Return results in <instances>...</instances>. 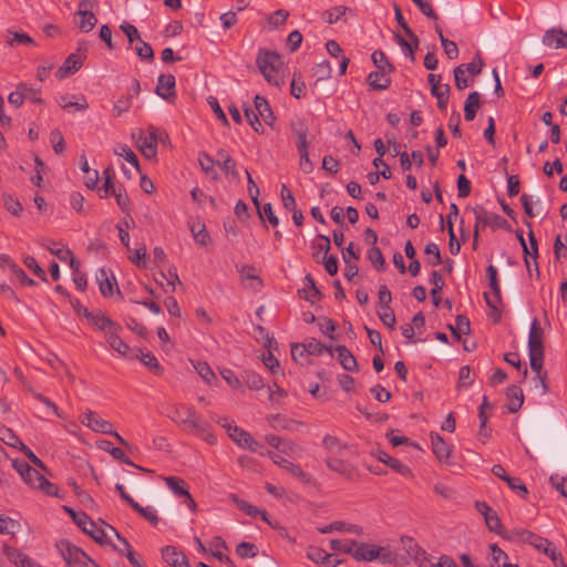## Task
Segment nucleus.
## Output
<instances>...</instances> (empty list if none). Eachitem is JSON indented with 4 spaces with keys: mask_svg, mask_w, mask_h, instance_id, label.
Wrapping results in <instances>:
<instances>
[{
    "mask_svg": "<svg viewBox=\"0 0 567 567\" xmlns=\"http://www.w3.org/2000/svg\"><path fill=\"white\" fill-rule=\"evenodd\" d=\"M256 64L269 84L275 86H280L282 84V78L279 75L282 61L277 52L259 49L256 58Z\"/></svg>",
    "mask_w": 567,
    "mask_h": 567,
    "instance_id": "obj_1",
    "label": "nucleus"
},
{
    "mask_svg": "<svg viewBox=\"0 0 567 567\" xmlns=\"http://www.w3.org/2000/svg\"><path fill=\"white\" fill-rule=\"evenodd\" d=\"M68 567H99L80 547L66 539H61L55 545Z\"/></svg>",
    "mask_w": 567,
    "mask_h": 567,
    "instance_id": "obj_2",
    "label": "nucleus"
},
{
    "mask_svg": "<svg viewBox=\"0 0 567 567\" xmlns=\"http://www.w3.org/2000/svg\"><path fill=\"white\" fill-rule=\"evenodd\" d=\"M181 430L186 434L205 441L209 445H215L217 443V437L214 433L213 425L199 413L195 414L193 419L188 420L185 426H183Z\"/></svg>",
    "mask_w": 567,
    "mask_h": 567,
    "instance_id": "obj_3",
    "label": "nucleus"
},
{
    "mask_svg": "<svg viewBox=\"0 0 567 567\" xmlns=\"http://www.w3.org/2000/svg\"><path fill=\"white\" fill-rule=\"evenodd\" d=\"M290 128L297 138V148L300 153V159H301L300 165L305 172H310L312 165L309 159V152H308V146H309L308 125L302 120L297 118V120H292L290 122Z\"/></svg>",
    "mask_w": 567,
    "mask_h": 567,
    "instance_id": "obj_4",
    "label": "nucleus"
},
{
    "mask_svg": "<svg viewBox=\"0 0 567 567\" xmlns=\"http://www.w3.org/2000/svg\"><path fill=\"white\" fill-rule=\"evenodd\" d=\"M63 509L72 517L73 522L82 529L83 533L90 535L96 543H106V534L99 529V524L93 522L90 516L84 512H75L69 506H63Z\"/></svg>",
    "mask_w": 567,
    "mask_h": 567,
    "instance_id": "obj_5",
    "label": "nucleus"
},
{
    "mask_svg": "<svg viewBox=\"0 0 567 567\" xmlns=\"http://www.w3.org/2000/svg\"><path fill=\"white\" fill-rule=\"evenodd\" d=\"M217 423L220 424L227 431V434L230 437V440L238 446L248 449L251 452H257L258 447L262 449V444L256 441L251 436V434L245 431L244 429L227 422H223V420H217Z\"/></svg>",
    "mask_w": 567,
    "mask_h": 567,
    "instance_id": "obj_6",
    "label": "nucleus"
},
{
    "mask_svg": "<svg viewBox=\"0 0 567 567\" xmlns=\"http://www.w3.org/2000/svg\"><path fill=\"white\" fill-rule=\"evenodd\" d=\"M497 276V269L493 265H489L486 268V277L488 279V286L493 292V296H489L487 292H484V299L493 312L494 322H498L501 320V311L497 308V303L501 302L502 296Z\"/></svg>",
    "mask_w": 567,
    "mask_h": 567,
    "instance_id": "obj_7",
    "label": "nucleus"
},
{
    "mask_svg": "<svg viewBox=\"0 0 567 567\" xmlns=\"http://www.w3.org/2000/svg\"><path fill=\"white\" fill-rule=\"evenodd\" d=\"M473 212L475 214V225H474V229H473V247H474V249H476V247H477L478 237H480V227L485 228V227L489 226L491 218H493V220H495L497 228L507 229V227H508V221L505 218L501 217L497 214H488L484 207L477 206L473 209Z\"/></svg>",
    "mask_w": 567,
    "mask_h": 567,
    "instance_id": "obj_8",
    "label": "nucleus"
},
{
    "mask_svg": "<svg viewBox=\"0 0 567 567\" xmlns=\"http://www.w3.org/2000/svg\"><path fill=\"white\" fill-rule=\"evenodd\" d=\"M84 417L86 421L83 420L82 423L90 427L92 431L112 435L121 445L130 447L128 442L113 429V424L102 419L96 412L89 410L85 412Z\"/></svg>",
    "mask_w": 567,
    "mask_h": 567,
    "instance_id": "obj_9",
    "label": "nucleus"
},
{
    "mask_svg": "<svg viewBox=\"0 0 567 567\" xmlns=\"http://www.w3.org/2000/svg\"><path fill=\"white\" fill-rule=\"evenodd\" d=\"M324 462L331 471L347 481L358 482L360 480V472L355 465L337 457H328Z\"/></svg>",
    "mask_w": 567,
    "mask_h": 567,
    "instance_id": "obj_10",
    "label": "nucleus"
},
{
    "mask_svg": "<svg viewBox=\"0 0 567 567\" xmlns=\"http://www.w3.org/2000/svg\"><path fill=\"white\" fill-rule=\"evenodd\" d=\"M86 58V48L79 47L76 52L71 53L64 63L58 69L55 75L58 79H64L69 74L76 72Z\"/></svg>",
    "mask_w": 567,
    "mask_h": 567,
    "instance_id": "obj_11",
    "label": "nucleus"
},
{
    "mask_svg": "<svg viewBox=\"0 0 567 567\" xmlns=\"http://www.w3.org/2000/svg\"><path fill=\"white\" fill-rule=\"evenodd\" d=\"M267 455L272 460L275 464L280 466L281 468L286 470L288 473H290L292 476L297 477L305 484L311 483V477L308 475L300 465L295 464L287 458L271 452L267 451Z\"/></svg>",
    "mask_w": 567,
    "mask_h": 567,
    "instance_id": "obj_12",
    "label": "nucleus"
},
{
    "mask_svg": "<svg viewBox=\"0 0 567 567\" xmlns=\"http://www.w3.org/2000/svg\"><path fill=\"white\" fill-rule=\"evenodd\" d=\"M382 547L370 546L365 543H358L354 548L352 557L358 561H371L380 558L382 561H389L386 555H382Z\"/></svg>",
    "mask_w": 567,
    "mask_h": 567,
    "instance_id": "obj_13",
    "label": "nucleus"
},
{
    "mask_svg": "<svg viewBox=\"0 0 567 567\" xmlns=\"http://www.w3.org/2000/svg\"><path fill=\"white\" fill-rule=\"evenodd\" d=\"M197 413L196 409L192 405L176 403L172 405L168 416L179 429H182L188 420L193 419Z\"/></svg>",
    "mask_w": 567,
    "mask_h": 567,
    "instance_id": "obj_14",
    "label": "nucleus"
},
{
    "mask_svg": "<svg viewBox=\"0 0 567 567\" xmlns=\"http://www.w3.org/2000/svg\"><path fill=\"white\" fill-rule=\"evenodd\" d=\"M175 76L173 74H161L157 80L156 94L167 102H174L176 99Z\"/></svg>",
    "mask_w": 567,
    "mask_h": 567,
    "instance_id": "obj_15",
    "label": "nucleus"
},
{
    "mask_svg": "<svg viewBox=\"0 0 567 567\" xmlns=\"http://www.w3.org/2000/svg\"><path fill=\"white\" fill-rule=\"evenodd\" d=\"M297 351H300V355H303L305 352L311 355H319L323 351H328L330 355H333L332 348L326 347L320 341L316 339H311L302 344H292L291 346V355L296 360L297 359Z\"/></svg>",
    "mask_w": 567,
    "mask_h": 567,
    "instance_id": "obj_16",
    "label": "nucleus"
},
{
    "mask_svg": "<svg viewBox=\"0 0 567 567\" xmlns=\"http://www.w3.org/2000/svg\"><path fill=\"white\" fill-rule=\"evenodd\" d=\"M377 458H378V461L388 465L390 468H392L396 473L401 474L402 476H406V477L413 476L411 468L406 464L402 463L400 460H398L395 457L388 455L383 451L378 452Z\"/></svg>",
    "mask_w": 567,
    "mask_h": 567,
    "instance_id": "obj_17",
    "label": "nucleus"
},
{
    "mask_svg": "<svg viewBox=\"0 0 567 567\" xmlns=\"http://www.w3.org/2000/svg\"><path fill=\"white\" fill-rule=\"evenodd\" d=\"M388 70H379L371 72L368 78L367 82L369 86L372 90L375 91H383L386 90L391 85V78L389 76Z\"/></svg>",
    "mask_w": 567,
    "mask_h": 567,
    "instance_id": "obj_18",
    "label": "nucleus"
},
{
    "mask_svg": "<svg viewBox=\"0 0 567 567\" xmlns=\"http://www.w3.org/2000/svg\"><path fill=\"white\" fill-rule=\"evenodd\" d=\"M543 334L544 332L539 326L538 319L534 318L528 337L529 352L544 351Z\"/></svg>",
    "mask_w": 567,
    "mask_h": 567,
    "instance_id": "obj_19",
    "label": "nucleus"
},
{
    "mask_svg": "<svg viewBox=\"0 0 567 567\" xmlns=\"http://www.w3.org/2000/svg\"><path fill=\"white\" fill-rule=\"evenodd\" d=\"M543 43L556 49L567 48V32L555 28L547 30L543 37Z\"/></svg>",
    "mask_w": 567,
    "mask_h": 567,
    "instance_id": "obj_20",
    "label": "nucleus"
},
{
    "mask_svg": "<svg viewBox=\"0 0 567 567\" xmlns=\"http://www.w3.org/2000/svg\"><path fill=\"white\" fill-rule=\"evenodd\" d=\"M305 280L307 282V287L298 290V296L301 299L310 301L315 303L316 301L322 298V292L316 286V282L310 274L306 275Z\"/></svg>",
    "mask_w": 567,
    "mask_h": 567,
    "instance_id": "obj_21",
    "label": "nucleus"
},
{
    "mask_svg": "<svg viewBox=\"0 0 567 567\" xmlns=\"http://www.w3.org/2000/svg\"><path fill=\"white\" fill-rule=\"evenodd\" d=\"M254 105L259 117L269 126H274L275 116L267 100L261 95H256Z\"/></svg>",
    "mask_w": 567,
    "mask_h": 567,
    "instance_id": "obj_22",
    "label": "nucleus"
},
{
    "mask_svg": "<svg viewBox=\"0 0 567 567\" xmlns=\"http://www.w3.org/2000/svg\"><path fill=\"white\" fill-rule=\"evenodd\" d=\"M431 444L434 455L440 462H446L451 454L449 444L437 433H431Z\"/></svg>",
    "mask_w": 567,
    "mask_h": 567,
    "instance_id": "obj_23",
    "label": "nucleus"
},
{
    "mask_svg": "<svg viewBox=\"0 0 567 567\" xmlns=\"http://www.w3.org/2000/svg\"><path fill=\"white\" fill-rule=\"evenodd\" d=\"M83 316L100 330L107 332V330L116 329L117 323L113 322L104 313L93 315L87 310V308H83Z\"/></svg>",
    "mask_w": 567,
    "mask_h": 567,
    "instance_id": "obj_24",
    "label": "nucleus"
},
{
    "mask_svg": "<svg viewBox=\"0 0 567 567\" xmlns=\"http://www.w3.org/2000/svg\"><path fill=\"white\" fill-rule=\"evenodd\" d=\"M318 530L321 534H329V533H332L334 530L351 533V534H355V535L363 534L362 527H360V526H358L355 524H349V523L340 522V520L333 522V523H331L329 525L320 527V528H318Z\"/></svg>",
    "mask_w": 567,
    "mask_h": 567,
    "instance_id": "obj_25",
    "label": "nucleus"
},
{
    "mask_svg": "<svg viewBox=\"0 0 567 567\" xmlns=\"http://www.w3.org/2000/svg\"><path fill=\"white\" fill-rule=\"evenodd\" d=\"M162 557L168 565L173 567H186L188 564L187 557L182 553H177L176 548L173 546H166L163 548Z\"/></svg>",
    "mask_w": 567,
    "mask_h": 567,
    "instance_id": "obj_26",
    "label": "nucleus"
},
{
    "mask_svg": "<svg viewBox=\"0 0 567 567\" xmlns=\"http://www.w3.org/2000/svg\"><path fill=\"white\" fill-rule=\"evenodd\" d=\"M506 396L508 400L507 409L511 413L517 412L524 402V394L519 386L509 385L506 390Z\"/></svg>",
    "mask_w": 567,
    "mask_h": 567,
    "instance_id": "obj_27",
    "label": "nucleus"
},
{
    "mask_svg": "<svg viewBox=\"0 0 567 567\" xmlns=\"http://www.w3.org/2000/svg\"><path fill=\"white\" fill-rule=\"evenodd\" d=\"M336 351L338 352L340 364L344 370L350 372H357L359 370L357 359L346 346H338Z\"/></svg>",
    "mask_w": 567,
    "mask_h": 567,
    "instance_id": "obj_28",
    "label": "nucleus"
},
{
    "mask_svg": "<svg viewBox=\"0 0 567 567\" xmlns=\"http://www.w3.org/2000/svg\"><path fill=\"white\" fill-rule=\"evenodd\" d=\"M75 16L79 17L76 24L81 32L92 31L97 23V19L91 10L76 11Z\"/></svg>",
    "mask_w": 567,
    "mask_h": 567,
    "instance_id": "obj_29",
    "label": "nucleus"
},
{
    "mask_svg": "<svg viewBox=\"0 0 567 567\" xmlns=\"http://www.w3.org/2000/svg\"><path fill=\"white\" fill-rule=\"evenodd\" d=\"M270 425L276 430H288L296 431L299 426L302 425L301 422L287 419L281 414H275L269 417Z\"/></svg>",
    "mask_w": 567,
    "mask_h": 567,
    "instance_id": "obj_30",
    "label": "nucleus"
},
{
    "mask_svg": "<svg viewBox=\"0 0 567 567\" xmlns=\"http://www.w3.org/2000/svg\"><path fill=\"white\" fill-rule=\"evenodd\" d=\"M233 501L235 502V504L237 505V507L245 512L248 516L250 517H257V516H260L262 520L267 522L268 524H270L269 519H268V515L265 511H260L258 507L249 504L248 502L237 497L236 495H233L231 496Z\"/></svg>",
    "mask_w": 567,
    "mask_h": 567,
    "instance_id": "obj_31",
    "label": "nucleus"
},
{
    "mask_svg": "<svg viewBox=\"0 0 567 567\" xmlns=\"http://www.w3.org/2000/svg\"><path fill=\"white\" fill-rule=\"evenodd\" d=\"M481 107V95L477 92L468 94L464 105V116L466 121H473Z\"/></svg>",
    "mask_w": 567,
    "mask_h": 567,
    "instance_id": "obj_32",
    "label": "nucleus"
},
{
    "mask_svg": "<svg viewBox=\"0 0 567 567\" xmlns=\"http://www.w3.org/2000/svg\"><path fill=\"white\" fill-rule=\"evenodd\" d=\"M121 327L116 324V329L107 330L106 337L110 347L121 354H126L130 347L118 337Z\"/></svg>",
    "mask_w": 567,
    "mask_h": 567,
    "instance_id": "obj_33",
    "label": "nucleus"
},
{
    "mask_svg": "<svg viewBox=\"0 0 567 567\" xmlns=\"http://www.w3.org/2000/svg\"><path fill=\"white\" fill-rule=\"evenodd\" d=\"M431 284H433L434 286L433 289L431 290L432 301L435 307H439L442 300L441 291L445 286V281L439 271L434 270L431 274Z\"/></svg>",
    "mask_w": 567,
    "mask_h": 567,
    "instance_id": "obj_34",
    "label": "nucleus"
},
{
    "mask_svg": "<svg viewBox=\"0 0 567 567\" xmlns=\"http://www.w3.org/2000/svg\"><path fill=\"white\" fill-rule=\"evenodd\" d=\"M401 544L408 558L419 560L421 556L424 555V551L419 547L417 543L412 537H402Z\"/></svg>",
    "mask_w": 567,
    "mask_h": 567,
    "instance_id": "obj_35",
    "label": "nucleus"
},
{
    "mask_svg": "<svg viewBox=\"0 0 567 567\" xmlns=\"http://www.w3.org/2000/svg\"><path fill=\"white\" fill-rule=\"evenodd\" d=\"M455 326H449L454 338L461 339L462 334H468L471 332V323L466 316L458 315L455 320Z\"/></svg>",
    "mask_w": 567,
    "mask_h": 567,
    "instance_id": "obj_36",
    "label": "nucleus"
},
{
    "mask_svg": "<svg viewBox=\"0 0 567 567\" xmlns=\"http://www.w3.org/2000/svg\"><path fill=\"white\" fill-rule=\"evenodd\" d=\"M122 544L124 545V548H120L117 545H113V548L118 554L124 555L134 567H146V565L140 560L135 551L132 549L127 539H122Z\"/></svg>",
    "mask_w": 567,
    "mask_h": 567,
    "instance_id": "obj_37",
    "label": "nucleus"
},
{
    "mask_svg": "<svg viewBox=\"0 0 567 567\" xmlns=\"http://www.w3.org/2000/svg\"><path fill=\"white\" fill-rule=\"evenodd\" d=\"M373 165L375 167L383 166V169L381 172H371L368 174L367 177L371 185H375L379 182L380 176H382L385 179L391 178V171L383 159H381L380 157L374 158Z\"/></svg>",
    "mask_w": 567,
    "mask_h": 567,
    "instance_id": "obj_38",
    "label": "nucleus"
},
{
    "mask_svg": "<svg viewBox=\"0 0 567 567\" xmlns=\"http://www.w3.org/2000/svg\"><path fill=\"white\" fill-rule=\"evenodd\" d=\"M307 557L316 564H330L332 559V554L327 553L324 549L320 547H309Z\"/></svg>",
    "mask_w": 567,
    "mask_h": 567,
    "instance_id": "obj_39",
    "label": "nucleus"
},
{
    "mask_svg": "<svg viewBox=\"0 0 567 567\" xmlns=\"http://www.w3.org/2000/svg\"><path fill=\"white\" fill-rule=\"evenodd\" d=\"M3 554L8 557V559L13 563L17 567L24 566V559H29L27 555L21 553L18 548L9 546L7 544L3 545Z\"/></svg>",
    "mask_w": 567,
    "mask_h": 567,
    "instance_id": "obj_40",
    "label": "nucleus"
},
{
    "mask_svg": "<svg viewBox=\"0 0 567 567\" xmlns=\"http://www.w3.org/2000/svg\"><path fill=\"white\" fill-rule=\"evenodd\" d=\"M357 546V540L350 539H331L330 548L334 551H341L348 555H353L354 548Z\"/></svg>",
    "mask_w": 567,
    "mask_h": 567,
    "instance_id": "obj_41",
    "label": "nucleus"
},
{
    "mask_svg": "<svg viewBox=\"0 0 567 567\" xmlns=\"http://www.w3.org/2000/svg\"><path fill=\"white\" fill-rule=\"evenodd\" d=\"M198 162H199V165H200V168L208 175H210V177L213 179H218V173L217 171L215 169V161L212 156H209L208 154L206 153H200L199 154V157H198Z\"/></svg>",
    "mask_w": 567,
    "mask_h": 567,
    "instance_id": "obj_42",
    "label": "nucleus"
},
{
    "mask_svg": "<svg viewBox=\"0 0 567 567\" xmlns=\"http://www.w3.org/2000/svg\"><path fill=\"white\" fill-rule=\"evenodd\" d=\"M114 153L118 156H122L132 164L137 171H140V163L136 154L125 144L117 145L114 148Z\"/></svg>",
    "mask_w": 567,
    "mask_h": 567,
    "instance_id": "obj_43",
    "label": "nucleus"
},
{
    "mask_svg": "<svg viewBox=\"0 0 567 567\" xmlns=\"http://www.w3.org/2000/svg\"><path fill=\"white\" fill-rule=\"evenodd\" d=\"M394 13H395V20H396L398 24L402 28V30L409 37V39L415 42V47H419V42H420L419 38L410 29L409 24L406 23L404 17L402 14V11H401V8L399 7V4H394Z\"/></svg>",
    "mask_w": 567,
    "mask_h": 567,
    "instance_id": "obj_44",
    "label": "nucleus"
},
{
    "mask_svg": "<svg viewBox=\"0 0 567 567\" xmlns=\"http://www.w3.org/2000/svg\"><path fill=\"white\" fill-rule=\"evenodd\" d=\"M140 360L156 375L163 374V368L161 367L158 360L151 352H141Z\"/></svg>",
    "mask_w": 567,
    "mask_h": 567,
    "instance_id": "obj_45",
    "label": "nucleus"
},
{
    "mask_svg": "<svg viewBox=\"0 0 567 567\" xmlns=\"http://www.w3.org/2000/svg\"><path fill=\"white\" fill-rule=\"evenodd\" d=\"M532 534L533 533L527 529L514 528L511 530L505 529L502 537L511 542L527 543V540H529V535Z\"/></svg>",
    "mask_w": 567,
    "mask_h": 567,
    "instance_id": "obj_46",
    "label": "nucleus"
},
{
    "mask_svg": "<svg viewBox=\"0 0 567 567\" xmlns=\"http://www.w3.org/2000/svg\"><path fill=\"white\" fill-rule=\"evenodd\" d=\"M166 485L174 492L177 496H184L187 494L188 489L184 480L169 476L165 478Z\"/></svg>",
    "mask_w": 567,
    "mask_h": 567,
    "instance_id": "obj_47",
    "label": "nucleus"
},
{
    "mask_svg": "<svg viewBox=\"0 0 567 567\" xmlns=\"http://www.w3.org/2000/svg\"><path fill=\"white\" fill-rule=\"evenodd\" d=\"M148 134L143 135V132H140V137L137 140V146H157L158 143V136H157V128L154 126H150L147 128Z\"/></svg>",
    "mask_w": 567,
    "mask_h": 567,
    "instance_id": "obj_48",
    "label": "nucleus"
},
{
    "mask_svg": "<svg viewBox=\"0 0 567 567\" xmlns=\"http://www.w3.org/2000/svg\"><path fill=\"white\" fill-rule=\"evenodd\" d=\"M134 50L141 60L148 62H152L154 60V51L152 47L142 39L138 42H136Z\"/></svg>",
    "mask_w": 567,
    "mask_h": 567,
    "instance_id": "obj_49",
    "label": "nucleus"
},
{
    "mask_svg": "<svg viewBox=\"0 0 567 567\" xmlns=\"http://www.w3.org/2000/svg\"><path fill=\"white\" fill-rule=\"evenodd\" d=\"M318 241H313L312 248H313V258H317L320 252H323L324 255L328 254V251L331 249V241L330 238L326 235H318L317 236Z\"/></svg>",
    "mask_w": 567,
    "mask_h": 567,
    "instance_id": "obj_50",
    "label": "nucleus"
},
{
    "mask_svg": "<svg viewBox=\"0 0 567 567\" xmlns=\"http://www.w3.org/2000/svg\"><path fill=\"white\" fill-rule=\"evenodd\" d=\"M368 258L377 270L382 271L385 269V259L380 248L375 246L370 248L368 251Z\"/></svg>",
    "mask_w": 567,
    "mask_h": 567,
    "instance_id": "obj_51",
    "label": "nucleus"
},
{
    "mask_svg": "<svg viewBox=\"0 0 567 567\" xmlns=\"http://www.w3.org/2000/svg\"><path fill=\"white\" fill-rule=\"evenodd\" d=\"M243 378L247 386L251 390L257 391L264 388L262 378L254 371H245Z\"/></svg>",
    "mask_w": 567,
    "mask_h": 567,
    "instance_id": "obj_52",
    "label": "nucleus"
},
{
    "mask_svg": "<svg viewBox=\"0 0 567 567\" xmlns=\"http://www.w3.org/2000/svg\"><path fill=\"white\" fill-rule=\"evenodd\" d=\"M97 281L100 286V291L104 297H109L113 293V284L111 279L107 277V272L105 271V269H100Z\"/></svg>",
    "mask_w": 567,
    "mask_h": 567,
    "instance_id": "obj_53",
    "label": "nucleus"
},
{
    "mask_svg": "<svg viewBox=\"0 0 567 567\" xmlns=\"http://www.w3.org/2000/svg\"><path fill=\"white\" fill-rule=\"evenodd\" d=\"M485 523L491 532L496 533L501 536L503 535L505 528L503 527L502 522L496 512L493 511L491 514H488V516L485 517Z\"/></svg>",
    "mask_w": 567,
    "mask_h": 567,
    "instance_id": "obj_54",
    "label": "nucleus"
},
{
    "mask_svg": "<svg viewBox=\"0 0 567 567\" xmlns=\"http://www.w3.org/2000/svg\"><path fill=\"white\" fill-rule=\"evenodd\" d=\"M190 230L194 235V239L200 246H207L210 243V236H209L208 231L206 230V227L204 224H199L198 229H196V226L193 225Z\"/></svg>",
    "mask_w": 567,
    "mask_h": 567,
    "instance_id": "obj_55",
    "label": "nucleus"
},
{
    "mask_svg": "<svg viewBox=\"0 0 567 567\" xmlns=\"http://www.w3.org/2000/svg\"><path fill=\"white\" fill-rule=\"evenodd\" d=\"M289 12L285 9H279L268 17V23L271 29H276L286 23Z\"/></svg>",
    "mask_w": 567,
    "mask_h": 567,
    "instance_id": "obj_56",
    "label": "nucleus"
},
{
    "mask_svg": "<svg viewBox=\"0 0 567 567\" xmlns=\"http://www.w3.org/2000/svg\"><path fill=\"white\" fill-rule=\"evenodd\" d=\"M132 94L120 97L113 105L114 115L118 117L123 113L127 112L132 106Z\"/></svg>",
    "mask_w": 567,
    "mask_h": 567,
    "instance_id": "obj_57",
    "label": "nucleus"
},
{
    "mask_svg": "<svg viewBox=\"0 0 567 567\" xmlns=\"http://www.w3.org/2000/svg\"><path fill=\"white\" fill-rule=\"evenodd\" d=\"M371 58H372L374 65L379 70H388L389 72H392L393 65L389 62L384 52H382L381 50H377L372 53Z\"/></svg>",
    "mask_w": 567,
    "mask_h": 567,
    "instance_id": "obj_58",
    "label": "nucleus"
},
{
    "mask_svg": "<svg viewBox=\"0 0 567 567\" xmlns=\"http://www.w3.org/2000/svg\"><path fill=\"white\" fill-rule=\"evenodd\" d=\"M244 114L247 118V122L250 124V126L252 127V130L256 133H264V127L259 120V115L257 113H255L254 110L246 106V107H244Z\"/></svg>",
    "mask_w": 567,
    "mask_h": 567,
    "instance_id": "obj_59",
    "label": "nucleus"
},
{
    "mask_svg": "<svg viewBox=\"0 0 567 567\" xmlns=\"http://www.w3.org/2000/svg\"><path fill=\"white\" fill-rule=\"evenodd\" d=\"M492 551L491 567H503L502 563H508L507 554L502 550L496 544L489 546Z\"/></svg>",
    "mask_w": 567,
    "mask_h": 567,
    "instance_id": "obj_60",
    "label": "nucleus"
},
{
    "mask_svg": "<svg viewBox=\"0 0 567 567\" xmlns=\"http://www.w3.org/2000/svg\"><path fill=\"white\" fill-rule=\"evenodd\" d=\"M549 482L561 496L567 497V475L554 474L549 477Z\"/></svg>",
    "mask_w": 567,
    "mask_h": 567,
    "instance_id": "obj_61",
    "label": "nucleus"
},
{
    "mask_svg": "<svg viewBox=\"0 0 567 567\" xmlns=\"http://www.w3.org/2000/svg\"><path fill=\"white\" fill-rule=\"evenodd\" d=\"M194 367L197 373L200 375V378L208 384L216 380L214 371L206 362H197V364H195Z\"/></svg>",
    "mask_w": 567,
    "mask_h": 567,
    "instance_id": "obj_62",
    "label": "nucleus"
},
{
    "mask_svg": "<svg viewBox=\"0 0 567 567\" xmlns=\"http://www.w3.org/2000/svg\"><path fill=\"white\" fill-rule=\"evenodd\" d=\"M120 29L126 35L128 43L133 44L134 42H138L141 40V34L137 28L128 22H123L120 25Z\"/></svg>",
    "mask_w": 567,
    "mask_h": 567,
    "instance_id": "obj_63",
    "label": "nucleus"
},
{
    "mask_svg": "<svg viewBox=\"0 0 567 567\" xmlns=\"http://www.w3.org/2000/svg\"><path fill=\"white\" fill-rule=\"evenodd\" d=\"M236 554L241 558H252L257 556V548L251 543L243 542L237 545Z\"/></svg>",
    "mask_w": 567,
    "mask_h": 567,
    "instance_id": "obj_64",
    "label": "nucleus"
}]
</instances>
